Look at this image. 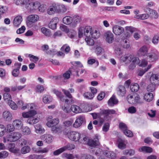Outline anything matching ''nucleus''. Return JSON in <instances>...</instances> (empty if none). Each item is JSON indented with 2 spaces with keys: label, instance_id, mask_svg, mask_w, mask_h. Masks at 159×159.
Segmentation results:
<instances>
[{
  "label": "nucleus",
  "instance_id": "nucleus-17",
  "mask_svg": "<svg viewBox=\"0 0 159 159\" xmlns=\"http://www.w3.org/2000/svg\"><path fill=\"white\" fill-rule=\"evenodd\" d=\"M148 48L146 46H143L141 47L138 51L139 55L145 56L147 55Z\"/></svg>",
  "mask_w": 159,
  "mask_h": 159
},
{
  "label": "nucleus",
  "instance_id": "nucleus-23",
  "mask_svg": "<svg viewBox=\"0 0 159 159\" xmlns=\"http://www.w3.org/2000/svg\"><path fill=\"white\" fill-rule=\"evenodd\" d=\"M58 6V8H57V13H63L66 12L67 10L66 7L63 4H57Z\"/></svg>",
  "mask_w": 159,
  "mask_h": 159
},
{
  "label": "nucleus",
  "instance_id": "nucleus-33",
  "mask_svg": "<svg viewBox=\"0 0 159 159\" xmlns=\"http://www.w3.org/2000/svg\"><path fill=\"white\" fill-rule=\"evenodd\" d=\"M144 10L146 12H148V11H150L151 12H152L151 16L152 18H158V14L155 11L148 8H146Z\"/></svg>",
  "mask_w": 159,
  "mask_h": 159
},
{
  "label": "nucleus",
  "instance_id": "nucleus-38",
  "mask_svg": "<svg viewBox=\"0 0 159 159\" xmlns=\"http://www.w3.org/2000/svg\"><path fill=\"white\" fill-rule=\"evenodd\" d=\"M123 153L124 155H129L131 156L134 155L135 153V151L133 149H126L123 151Z\"/></svg>",
  "mask_w": 159,
  "mask_h": 159
},
{
  "label": "nucleus",
  "instance_id": "nucleus-35",
  "mask_svg": "<svg viewBox=\"0 0 159 159\" xmlns=\"http://www.w3.org/2000/svg\"><path fill=\"white\" fill-rule=\"evenodd\" d=\"M144 98L146 101L149 102H150L153 99V94L151 93H146L144 95Z\"/></svg>",
  "mask_w": 159,
  "mask_h": 159
},
{
  "label": "nucleus",
  "instance_id": "nucleus-13",
  "mask_svg": "<svg viewBox=\"0 0 159 159\" xmlns=\"http://www.w3.org/2000/svg\"><path fill=\"white\" fill-rule=\"evenodd\" d=\"M81 18L77 15L72 16V22L71 23V27H74L81 21Z\"/></svg>",
  "mask_w": 159,
  "mask_h": 159
},
{
  "label": "nucleus",
  "instance_id": "nucleus-5",
  "mask_svg": "<svg viewBox=\"0 0 159 159\" xmlns=\"http://www.w3.org/2000/svg\"><path fill=\"white\" fill-rule=\"evenodd\" d=\"M21 134L19 132H13L10 134L7 137V140L10 142L16 141L21 137Z\"/></svg>",
  "mask_w": 159,
  "mask_h": 159
},
{
  "label": "nucleus",
  "instance_id": "nucleus-16",
  "mask_svg": "<svg viewBox=\"0 0 159 159\" xmlns=\"http://www.w3.org/2000/svg\"><path fill=\"white\" fill-rule=\"evenodd\" d=\"M150 83L156 85L159 84V75L153 74L151 76L150 79Z\"/></svg>",
  "mask_w": 159,
  "mask_h": 159
},
{
  "label": "nucleus",
  "instance_id": "nucleus-7",
  "mask_svg": "<svg viewBox=\"0 0 159 159\" xmlns=\"http://www.w3.org/2000/svg\"><path fill=\"white\" fill-rule=\"evenodd\" d=\"M52 119V116H50L46 119L47 121L46 125L49 127L54 126L57 125L59 123V120L58 118H55L53 119Z\"/></svg>",
  "mask_w": 159,
  "mask_h": 159
},
{
  "label": "nucleus",
  "instance_id": "nucleus-40",
  "mask_svg": "<svg viewBox=\"0 0 159 159\" xmlns=\"http://www.w3.org/2000/svg\"><path fill=\"white\" fill-rule=\"evenodd\" d=\"M91 38L88 37L85 38V41L87 44L89 46H92L94 43V40Z\"/></svg>",
  "mask_w": 159,
  "mask_h": 159
},
{
  "label": "nucleus",
  "instance_id": "nucleus-34",
  "mask_svg": "<svg viewBox=\"0 0 159 159\" xmlns=\"http://www.w3.org/2000/svg\"><path fill=\"white\" fill-rule=\"evenodd\" d=\"M139 87L137 83L132 84L130 86V89L132 92H137L139 89Z\"/></svg>",
  "mask_w": 159,
  "mask_h": 159
},
{
  "label": "nucleus",
  "instance_id": "nucleus-42",
  "mask_svg": "<svg viewBox=\"0 0 159 159\" xmlns=\"http://www.w3.org/2000/svg\"><path fill=\"white\" fill-rule=\"evenodd\" d=\"M8 103L12 109L16 110L17 109V105L13 101H9V102H8Z\"/></svg>",
  "mask_w": 159,
  "mask_h": 159
},
{
  "label": "nucleus",
  "instance_id": "nucleus-19",
  "mask_svg": "<svg viewBox=\"0 0 159 159\" xmlns=\"http://www.w3.org/2000/svg\"><path fill=\"white\" fill-rule=\"evenodd\" d=\"M3 118L7 121H10L12 118L11 113L8 111H4L3 113Z\"/></svg>",
  "mask_w": 159,
  "mask_h": 159
},
{
  "label": "nucleus",
  "instance_id": "nucleus-25",
  "mask_svg": "<svg viewBox=\"0 0 159 159\" xmlns=\"http://www.w3.org/2000/svg\"><path fill=\"white\" fill-rule=\"evenodd\" d=\"M88 144L91 146H97L99 144V142L98 138L96 137L93 139H89L88 141Z\"/></svg>",
  "mask_w": 159,
  "mask_h": 159
},
{
  "label": "nucleus",
  "instance_id": "nucleus-22",
  "mask_svg": "<svg viewBox=\"0 0 159 159\" xmlns=\"http://www.w3.org/2000/svg\"><path fill=\"white\" fill-rule=\"evenodd\" d=\"M125 87L122 85H120L117 89V93L120 96H123L126 93Z\"/></svg>",
  "mask_w": 159,
  "mask_h": 159
},
{
  "label": "nucleus",
  "instance_id": "nucleus-3",
  "mask_svg": "<svg viewBox=\"0 0 159 159\" xmlns=\"http://www.w3.org/2000/svg\"><path fill=\"white\" fill-rule=\"evenodd\" d=\"M92 29L91 27L89 26L80 27L79 30V37L81 38L84 35L86 37H90L91 36Z\"/></svg>",
  "mask_w": 159,
  "mask_h": 159
},
{
  "label": "nucleus",
  "instance_id": "nucleus-29",
  "mask_svg": "<svg viewBox=\"0 0 159 159\" xmlns=\"http://www.w3.org/2000/svg\"><path fill=\"white\" fill-rule=\"evenodd\" d=\"M53 92L60 98L61 101L64 102L65 97L61 92L55 89L53 90Z\"/></svg>",
  "mask_w": 159,
  "mask_h": 159
},
{
  "label": "nucleus",
  "instance_id": "nucleus-14",
  "mask_svg": "<svg viewBox=\"0 0 159 159\" xmlns=\"http://www.w3.org/2000/svg\"><path fill=\"white\" fill-rule=\"evenodd\" d=\"M147 56L150 61L152 62H155L159 58L158 54L154 52L148 53Z\"/></svg>",
  "mask_w": 159,
  "mask_h": 159
},
{
  "label": "nucleus",
  "instance_id": "nucleus-28",
  "mask_svg": "<svg viewBox=\"0 0 159 159\" xmlns=\"http://www.w3.org/2000/svg\"><path fill=\"white\" fill-rule=\"evenodd\" d=\"M34 127L35 129L36 132L37 133L41 134L45 132V129L39 124H37L35 125Z\"/></svg>",
  "mask_w": 159,
  "mask_h": 159
},
{
  "label": "nucleus",
  "instance_id": "nucleus-4",
  "mask_svg": "<svg viewBox=\"0 0 159 159\" xmlns=\"http://www.w3.org/2000/svg\"><path fill=\"white\" fill-rule=\"evenodd\" d=\"M120 61L126 63L130 62L131 61L134 62H138L139 61V58L134 56L131 54L125 55L121 56L120 58Z\"/></svg>",
  "mask_w": 159,
  "mask_h": 159
},
{
  "label": "nucleus",
  "instance_id": "nucleus-55",
  "mask_svg": "<svg viewBox=\"0 0 159 159\" xmlns=\"http://www.w3.org/2000/svg\"><path fill=\"white\" fill-rule=\"evenodd\" d=\"M84 97L88 99H92L94 97L93 94L90 92H87L84 93Z\"/></svg>",
  "mask_w": 159,
  "mask_h": 159
},
{
  "label": "nucleus",
  "instance_id": "nucleus-47",
  "mask_svg": "<svg viewBox=\"0 0 159 159\" xmlns=\"http://www.w3.org/2000/svg\"><path fill=\"white\" fill-rule=\"evenodd\" d=\"M100 36V34L99 33V32L98 30H95L94 32L92 33V32L91 36H90V37L96 39L98 38Z\"/></svg>",
  "mask_w": 159,
  "mask_h": 159
},
{
  "label": "nucleus",
  "instance_id": "nucleus-54",
  "mask_svg": "<svg viewBox=\"0 0 159 159\" xmlns=\"http://www.w3.org/2000/svg\"><path fill=\"white\" fill-rule=\"evenodd\" d=\"M123 133L125 135L128 137H131L133 136V134L132 132L127 129L124 130Z\"/></svg>",
  "mask_w": 159,
  "mask_h": 159
},
{
  "label": "nucleus",
  "instance_id": "nucleus-36",
  "mask_svg": "<svg viewBox=\"0 0 159 159\" xmlns=\"http://www.w3.org/2000/svg\"><path fill=\"white\" fill-rule=\"evenodd\" d=\"M139 61H138V62H134L136 63H138L139 66L144 67L146 66L148 64V61L147 60L145 59H143L141 61H140L139 59Z\"/></svg>",
  "mask_w": 159,
  "mask_h": 159
},
{
  "label": "nucleus",
  "instance_id": "nucleus-41",
  "mask_svg": "<svg viewBox=\"0 0 159 159\" xmlns=\"http://www.w3.org/2000/svg\"><path fill=\"white\" fill-rule=\"evenodd\" d=\"M156 85L154 84L150 83L147 86V89L148 91L150 92H153L155 89Z\"/></svg>",
  "mask_w": 159,
  "mask_h": 159
},
{
  "label": "nucleus",
  "instance_id": "nucleus-45",
  "mask_svg": "<svg viewBox=\"0 0 159 159\" xmlns=\"http://www.w3.org/2000/svg\"><path fill=\"white\" fill-rule=\"evenodd\" d=\"M41 30L43 33L46 36H49L51 35V33L50 31L45 28L43 27L41 28Z\"/></svg>",
  "mask_w": 159,
  "mask_h": 159
},
{
  "label": "nucleus",
  "instance_id": "nucleus-48",
  "mask_svg": "<svg viewBox=\"0 0 159 159\" xmlns=\"http://www.w3.org/2000/svg\"><path fill=\"white\" fill-rule=\"evenodd\" d=\"M103 51V49L100 46H97L95 49V52L97 55H99L102 54Z\"/></svg>",
  "mask_w": 159,
  "mask_h": 159
},
{
  "label": "nucleus",
  "instance_id": "nucleus-61",
  "mask_svg": "<svg viewBox=\"0 0 159 159\" xmlns=\"http://www.w3.org/2000/svg\"><path fill=\"white\" fill-rule=\"evenodd\" d=\"M6 128L7 131L10 132L14 131L15 128L13 124V125L9 124L7 125Z\"/></svg>",
  "mask_w": 159,
  "mask_h": 159
},
{
  "label": "nucleus",
  "instance_id": "nucleus-9",
  "mask_svg": "<svg viewBox=\"0 0 159 159\" xmlns=\"http://www.w3.org/2000/svg\"><path fill=\"white\" fill-rule=\"evenodd\" d=\"M104 36L107 42L109 43H112L114 39V35L110 31H108L105 33Z\"/></svg>",
  "mask_w": 159,
  "mask_h": 159
},
{
  "label": "nucleus",
  "instance_id": "nucleus-44",
  "mask_svg": "<svg viewBox=\"0 0 159 159\" xmlns=\"http://www.w3.org/2000/svg\"><path fill=\"white\" fill-rule=\"evenodd\" d=\"M29 0H14L15 3L17 5H22L27 3Z\"/></svg>",
  "mask_w": 159,
  "mask_h": 159
},
{
  "label": "nucleus",
  "instance_id": "nucleus-49",
  "mask_svg": "<svg viewBox=\"0 0 159 159\" xmlns=\"http://www.w3.org/2000/svg\"><path fill=\"white\" fill-rule=\"evenodd\" d=\"M61 50L62 51L65 50L66 52L68 53L70 50V47L67 45L66 44L64 45L61 48Z\"/></svg>",
  "mask_w": 159,
  "mask_h": 159
},
{
  "label": "nucleus",
  "instance_id": "nucleus-11",
  "mask_svg": "<svg viewBox=\"0 0 159 159\" xmlns=\"http://www.w3.org/2000/svg\"><path fill=\"white\" fill-rule=\"evenodd\" d=\"M123 27L116 25H114L112 27V30L114 33L116 35H119L124 32Z\"/></svg>",
  "mask_w": 159,
  "mask_h": 159
},
{
  "label": "nucleus",
  "instance_id": "nucleus-15",
  "mask_svg": "<svg viewBox=\"0 0 159 159\" xmlns=\"http://www.w3.org/2000/svg\"><path fill=\"white\" fill-rule=\"evenodd\" d=\"M58 6H57V4H53L50 6L47 10V12L49 15H52L55 13H57V8Z\"/></svg>",
  "mask_w": 159,
  "mask_h": 159
},
{
  "label": "nucleus",
  "instance_id": "nucleus-46",
  "mask_svg": "<svg viewBox=\"0 0 159 159\" xmlns=\"http://www.w3.org/2000/svg\"><path fill=\"white\" fill-rule=\"evenodd\" d=\"M23 134L25 135L29 134L31 133L30 129L28 127H25L22 129Z\"/></svg>",
  "mask_w": 159,
  "mask_h": 159
},
{
  "label": "nucleus",
  "instance_id": "nucleus-8",
  "mask_svg": "<svg viewBox=\"0 0 159 159\" xmlns=\"http://www.w3.org/2000/svg\"><path fill=\"white\" fill-rule=\"evenodd\" d=\"M69 138L71 140L77 141L79 140L80 134V133L74 131H72L68 134Z\"/></svg>",
  "mask_w": 159,
  "mask_h": 159
},
{
  "label": "nucleus",
  "instance_id": "nucleus-2",
  "mask_svg": "<svg viewBox=\"0 0 159 159\" xmlns=\"http://www.w3.org/2000/svg\"><path fill=\"white\" fill-rule=\"evenodd\" d=\"M37 114V112L34 110H30L28 112H23L22 116L24 118H29L27 120L28 123L30 125H33L37 123L39 120L36 118L33 117Z\"/></svg>",
  "mask_w": 159,
  "mask_h": 159
},
{
  "label": "nucleus",
  "instance_id": "nucleus-60",
  "mask_svg": "<svg viewBox=\"0 0 159 159\" xmlns=\"http://www.w3.org/2000/svg\"><path fill=\"white\" fill-rule=\"evenodd\" d=\"M62 91L66 97L71 99L70 100V101L71 102L72 100L71 99L72 98V96L70 93L69 92L68 90H66L65 89H62Z\"/></svg>",
  "mask_w": 159,
  "mask_h": 159
},
{
  "label": "nucleus",
  "instance_id": "nucleus-62",
  "mask_svg": "<svg viewBox=\"0 0 159 159\" xmlns=\"http://www.w3.org/2000/svg\"><path fill=\"white\" fill-rule=\"evenodd\" d=\"M64 151V148H62L54 151L53 152V154L54 156H57Z\"/></svg>",
  "mask_w": 159,
  "mask_h": 159
},
{
  "label": "nucleus",
  "instance_id": "nucleus-58",
  "mask_svg": "<svg viewBox=\"0 0 159 159\" xmlns=\"http://www.w3.org/2000/svg\"><path fill=\"white\" fill-rule=\"evenodd\" d=\"M134 102H132V103H139L140 102V98L139 96L136 93L134 95Z\"/></svg>",
  "mask_w": 159,
  "mask_h": 159
},
{
  "label": "nucleus",
  "instance_id": "nucleus-56",
  "mask_svg": "<svg viewBox=\"0 0 159 159\" xmlns=\"http://www.w3.org/2000/svg\"><path fill=\"white\" fill-rule=\"evenodd\" d=\"M8 8L5 6H0V15H1L6 12Z\"/></svg>",
  "mask_w": 159,
  "mask_h": 159
},
{
  "label": "nucleus",
  "instance_id": "nucleus-12",
  "mask_svg": "<svg viewBox=\"0 0 159 159\" xmlns=\"http://www.w3.org/2000/svg\"><path fill=\"white\" fill-rule=\"evenodd\" d=\"M85 120V117L83 116H80L76 119L73 124V126L75 128H78L81 126Z\"/></svg>",
  "mask_w": 159,
  "mask_h": 159
},
{
  "label": "nucleus",
  "instance_id": "nucleus-37",
  "mask_svg": "<svg viewBox=\"0 0 159 159\" xmlns=\"http://www.w3.org/2000/svg\"><path fill=\"white\" fill-rule=\"evenodd\" d=\"M122 46L125 48L127 49L130 47V43L129 41L126 39H124L122 43Z\"/></svg>",
  "mask_w": 159,
  "mask_h": 159
},
{
  "label": "nucleus",
  "instance_id": "nucleus-6",
  "mask_svg": "<svg viewBox=\"0 0 159 159\" xmlns=\"http://www.w3.org/2000/svg\"><path fill=\"white\" fill-rule=\"evenodd\" d=\"M39 19V17L36 15H30L27 18L26 23L28 27H30L33 24L37 22Z\"/></svg>",
  "mask_w": 159,
  "mask_h": 159
},
{
  "label": "nucleus",
  "instance_id": "nucleus-53",
  "mask_svg": "<svg viewBox=\"0 0 159 159\" xmlns=\"http://www.w3.org/2000/svg\"><path fill=\"white\" fill-rule=\"evenodd\" d=\"M106 154L107 156L110 158H114L116 157L115 154L111 151H107Z\"/></svg>",
  "mask_w": 159,
  "mask_h": 159
},
{
  "label": "nucleus",
  "instance_id": "nucleus-43",
  "mask_svg": "<svg viewBox=\"0 0 159 159\" xmlns=\"http://www.w3.org/2000/svg\"><path fill=\"white\" fill-rule=\"evenodd\" d=\"M30 151V147L28 146H26L21 148V152L22 153L25 154L29 152Z\"/></svg>",
  "mask_w": 159,
  "mask_h": 159
},
{
  "label": "nucleus",
  "instance_id": "nucleus-21",
  "mask_svg": "<svg viewBox=\"0 0 159 159\" xmlns=\"http://www.w3.org/2000/svg\"><path fill=\"white\" fill-rule=\"evenodd\" d=\"M58 20V19L57 18H54L52 19L48 24L49 28L52 30L55 29L56 28Z\"/></svg>",
  "mask_w": 159,
  "mask_h": 159
},
{
  "label": "nucleus",
  "instance_id": "nucleus-63",
  "mask_svg": "<svg viewBox=\"0 0 159 159\" xmlns=\"http://www.w3.org/2000/svg\"><path fill=\"white\" fill-rule=\"evenodd\" d=\"M119 127L123 132L127 128L126 125L123 123H120L119 124Z\"/></svg>",
  "mask_w": 159,
  "mask_h": 159
},
{
  "label": "nucleus",
  "instance_id": "nucleus-30",
  "mask_svg": "<svg viewBox=\"0 0 159 159\" xmlns=\"http://www.w3.org/2000/svg\"><path fill=\"white\" fill-rule=\"evenodd\" d=\"M70 109L72 112L75 113H78L82 111L81 109L79 106L75 105H72Z\"/></svg>",
  "mask_w": 159,
  "mask_h": 159
},
{
  "label": "nucleus",
  "instance_id": "nucleus-50",
  "mask_svg": "<svg viewBox=\"0 0 159 159\" xmlns=\"http://www.w3.org/2000/svg\"><path fill=\"white\" fill-rule=\"evenodd\" d=\"M75 148V145L71 144H68L66 146L63 147V148H64V151L67 149L68 150H71L74 149Z\"/></svg>",
  "mask_w": 159,
  "mask_h": 159
},
{
  "label": "nucleus",
  "instance_id": "nucleus-51",
  "mask_svg": "<svg viewBox=\"0 0 159 159\" xmlns=\"http://www.w3.org/2000/svg\"><path fill=\"white\" fill-rule=\"evenodd\" d=\"M49 150V148L48 147L44 148H41L38 151V153H48Z\"/></svg>",
  "mask_w": 159,
  "mask_h": 159
},
{
  "label": "nucleus",
  "instance_id": "nucleus-32",
  "mask_svg": "<svg viewBox=\"0 0 159 159\" xmlns=\"http://www.w3.org/2000/svg\"><path fill=\"white\" fill-rule=\"evenodd\" d=\"M52 97L48 95H44L43 100L44 103H48L52 102Z\"/></svg>",
  "mask_w": 159,
  "mask_h": 159
},
{
  "label": "nucleus",
  "instance_id": "nucleus-39",
  "mask_svg": "<svg viewBox=\"0 0 159 159\" xmlns=\"http://www.w3.org/2000/svg\"><path fill=\"white\" fill-rule=\"evenodd\" d=\"M8 148L9 150L11 152L15 153L16 151L15 149V144L14 143H10L8 144Z\"/></svg>",
  "mask_w": 159,
  "mask_h": 159
},
{
  "label": "nucleus",
  "instance_id": "nucleus-24",
  "mask_svg": "<svg viewBox=\"0 0 159 159\" xmlns=\"http://www.w3.org/2000/svg\"><path fill=\"white\" fill-rule=\"evenodd\" d=\"M63 21L65 24L68 25H70L71 27V23L72 22V16H67L64 17L63 19Z\"/></svg>",
  "mask_w": 159,
  "mask_h": 159
},
{
  "label": "nucleus",
  "instance_id": "nucleus-57",
  "mask_svg": "<svg viewBox=\"0 0 159 159\" xmlns=\"http://www.w3.org/2000/svg\"><path fill=\"white\" fill-rule=\"evenodd\" d=\"M3 98L5 101H7V102L11 100V96L9 93H5L3 94Z\"/></svg>",
  "mask_w": 159,
  "mask_h": 159
},
{
  "label": "nucleus",
  "instance_id": "nucleus-10",
  "mask_svg": "<svg viewBox=\"0 0 159 159\" xmlns=\"http://www.w3.org/2000/svg\"><path fill=\"white\" fill-rule=\"evenodd\" d=\"M41 139L46 143L49 144L52 142L53 137L50 134H46L42 135Z\"/></svg>",
  "mask_w": 159,
  "mask_h": 159
},
{
  "label": "nucleus",
  "instance_id": "nucleus-31",
  "mask_svg": "<svg viewBox=\"0 0 159 159\" xmlns=\"http://www.w3.org/2000/svg\"><path fill=\"white\" fill-rule=\"evenodd\" d=\"M139 152H151L152 151V148L147 146H143L139 149Z\"/></svg>",
  "mask_w": 159,
  "mask_h": 159
},
{
  "label": "nucleus",
  "instance_id": "nucleus-64",
  "mask_svg": "<svg viewBox=\"0 0 159 159\" xmlns=\"http://www.w3.org/2000/svg\"><path fill=\"white\" fill-rule=\"evenodd\" d=\"M80 159H95L94 157L90 155H84Z\"/></svg>",
  "mask_w": 159,
  "mask_h": 159
},
{
  "label": "nucleus",
  "instance_id": "nucleus-18",
  "mask_svg": "<svg viewBox=\"0 0 159 159\" xmlns=\"http://www.w3.org/2000/svg\"><path fill=\"white\" fill-rule=\"evenodd\" d=\"M118 101L116 96L113 95L108 100L107 103L109 106L113 107L118 103Z\"/></svg>",
  "mask_w": 159,
  "mask_h": 159
},
{
  "label": "nucleus",
  "instance_id": "nucleus-59",
  "mask_svg": "<svg viewBox=\"0 0 159 159\" xmlns=\"http://www.w3.org/2000/svg\"><path fill=\"white\" fill-rule=\"evenodd\" d=\"M28 56L29 57L32 59H31L30 60L35 63H36L39 59V58L37 57H36L31 54H29Z\"/></svg>",
  "mask_w": 159,
  "mask_h": 159
},
{
  "label": "nucleus",
  "instance_id": "nucleus-26",
  "mask_svg": "<svg viewBox=\"0 0 159 159\" xmlns=\"http://www.w3.org/2000/svg\"><path fill=\"white\" fill-rule=\"evenodd\" d=\"M136 29L132 26H126L125 27V30L126 31V37L129 38L130 35V34L129 33L130 32L131 34L135 31Z\"/></svg>",
  "mask_w": 159,
  "mask_h": 159
},
{
  "label": "nucleus",
  "instance_id": "nucleus-52",
  "mask_svg": "<svg viewBox=\"0 0 159 159\" xmlns=\"http://www.w3.org/2000/svg\"><path fill=\"white\" fill-rule=\"evenodd\" d=\"M118 146V148L121 149H125L126 147V144L124 143V141L122 140H121L119 142Z\"/></svg>",
  "mask_w": 159,
  "mask_h": 159
},
{
  "label": "nucleus",
  "instance_id": "nucleus-27",
  "mask_svg": "<svg viewBox=\"0 0 159 159\" xmlns=\"http://www.w3.org/2000/svg\"><path fill=\"white\" fill-rule=\"evenodd\" d=\"M13 124L15 128L19 129L21 128L23 125L22 121L19 120H16L13 121Z\"/></svg>",
  "mask_w": 159,
  "mask_h": 159
},
{
  "label": "nucleus",
  "instance_id": "nucleus-20",
  "mask_svg": "<svg viewBox=\"0 0 159 159\" xmlns=\"http://www.w3.org/2000/svg\"><path fill=\"white\" fill-rule=\"evenodd\" d=\"M22 21V17L20 16H17L14 19L13 24L14 26L18 27Z\"/></svg>",
  "mask_w": 159,
  "mask_h": 159
},
{
  "label": "nucleus",
  "instance_id": "nucleus-1",
  "mask_svg": "<svg viewBox=\"0 0 159 159\" xmlns=\"http://www.w3.org/2000/svg\"><path fill=\"white\" fill-rule=\"evenodd\" d=\"M115 113V111L113 110H103L102 111L98 117L100 125L101 126L105 122L110 121L112 115Z\"/></svg>",
  "mask_w": 159,
  "mask_h": 159
}]
</instances>
